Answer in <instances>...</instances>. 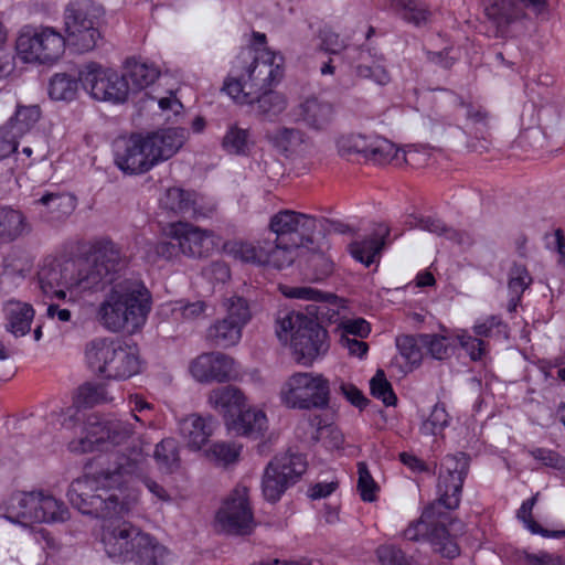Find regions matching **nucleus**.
<instances>
[{
    "instance_id": "nucleus-1",
    "label": "nucleus",
    "mask_w": 565,
    "mask_h": 565,
    "mask_svg": "<svg viewBox=\"0 0 565 565\" xmlns=\"http://www.w3.org/2000/svg\"><path fill=\"white\" fill-rule=\"evenodd\" d=\"M128 257L110 239L96 242L90 255L78 259H47L38 278L41 290L49 297L64 299L66 291L110 289L100 303L98 317L110 331L139 329L151 310V295L139 279L122 278Z\"/></svg>"
},
{
    "instance_id": "nucleus-2",
    "label": "nucleus",
    "mask_w": 565,
    "mask_h": 565,
    "mask_svg": "<svg viewBox=\"0 0 565 565\" xmlns=\"http://www.w3.org/2000/svg\"><path fill=\"white\" fill-rule=\"evenodd\" d=\"M146 456L131 448L117 456L114 468L75 479L68 489L71 504L83 514L103 519L100 542L107 556L118 563L161 565L168 550L156 537L121 520L131 504L124 497V477L143 469Z\"/></svg>"
},
{
    "instance_id": "nucleus-3",
    "label": "nucleus",
    "mask_w": 565,
    "mask_h": 565,
    "mask_svg": "<svg viewBox=\"0 0 565 565\" xmlns=\"http://www.w3.org/2000/svg\"><path fill=\"white\" fill-rule=\"evenodd\" d=\"M284 57L269 47L244 46L235 57L223 89L236 103L278 85L284 76Z\"/></svg>"
},
{
    "instance_id": "nucleus-4",
    "label": "nucleus",
    "mask_w": 565,
    "mask_h": 565,
    "mask_svg": "<svg viewBox=\"0 0 565 565\" xmlns=\"http://www.w3.org/2000/svg\"><path fill=\"white\" fill-rule=\"evenodd\" d=\"M184 128L162 129L147 136L132 134L114 142L115 163L126 174H142L170 159L185 142Z\"/></svg>"
},
{
    "instance_id": "nucleus-5",
    "label": "nucleus",
    "mask_w": 565,
    "mask_h": 565,
    "mask_svg": "<svg viewBox=\"0 0 565 565\" xmlns=\"http://www.w3.org/2000/svg\"><path fill=\"white\" fill-rule=\"evenodd\" d=\"M276 334L281 342L290 341L296 360L311 364L329 350L328 332L317 319V307H308V316L299 311H281L276 320Z\"/></svg>"
},
{
    "instance_id": "nucleus-6",
    "label": "nucleus",
    "mask_w": 565,
    "mask_h": 565,
    "mask_svg": "<svg viewBox=\"0 0 565 565\" xmlns=\"http://www.w3.org/2000/svg\"><path fill=\"white\" fill-rule=\"evenodd\" d=\"M89 369L106 379L126 380L140 372L138 350L120 340L96 338L85 348Z\"/></svg>"
},
{
    "instance_id": "nucleus-7",
    "label": "nucleus",
    "mask_w": 565,
    "mask_h": 565,
    "mask_svg": "<svg viewBox=\"0 0 565 565\" xmlns=\"http://www.w3.org/2000/svg\"><path fill=\"white\" fill-rule=\"evenodd\" d=\"M449 515L437 511V504L428 505L419 520L412 522L404 531V537L408 541L427 540L435 552L447 558H455L460 554V548L455 536L462 530V524L452 522L451 534L445 523Z\"/></svg>"
},
{
    "instance_id": "nucleus-8",
    "label": "nucleus",
    "mask_w": 565,
    "mask_h": 565,
    "mask_svg": "<svg viewBox=\"0 0 565 565\" xmlns=\"http://www.w3.org/2000/svg\"><path fill=\"white\" fill-rule=\"evenodd\" d=\"M103 8L93 0H74L66 4L63 13L67 41L81 52L93 50L100 32L99 20Z\"/></svg>"
},
{
    "instance_id": "nucleus-9",
    "label": "nucleus",
    "mask_w": 565,
    "mask_h": 565,
    "mask_svg": "<svg viewBox=\"0 0 565 565\" xmlns=\"http://www.w3.org/2000/svg\"><path fill=\"white\" fill-rule=\"evenodd\" d=\"M132 427L121 419H103L90 415L84 426V436L73 439L68 448L73 452H89L94 450H108L109 446H118L127 441L132 435Z\"/></svg>"
},
{
    "instance_id": "nucleus-10",
    "label": "nucleus",
    "mask_w": 565,
    "mask_h": 565,
    "mask_svg": "<svg viewBox=\"0 0 565 565\" xmlns=\"http://www.w3.org/2000/svg\"><path fill=\"white\" fill-rule=\"evenodd\" d=\"M65 49V38L51 26L34 28L25 25L21 29L15 50L25 63H53Z\"/></svg>"
},
{
    "instance_id": "nucleus-11",
    "label": "nucleus",
    "mask_w": 565,
    "mask_h": 565,
    "mask_svg": "<svg viewBox=\"0 0 565 565\" xmlns=\"http://www.w3.org/2000/svg\"><path fill=\"white\" fill-rule=\"evenodd\" d=\"M280 396L290 408H324L329 404V381L321 374L298 372L285 382Z\"/></svg>"
},
{
    "instance_id": "nucleus-12",
    "label": "nucleus",
    "mask_w": 565,
    "mask_h": 565,
    "mask_svg": "<svg viewBox=\"0 0 565 565\" xmlns=\"http://www.w3.org/2000/svg\"><path fill=\"white\" fill-rule=\"evenodd\" d=\"M307 470V461L301 454L285 452L276 455L266 466L262 490L269 502L280 500L285 491L297 483Z\"/></svg>"
},
{
    "instance_id": "nucleus-13",
    "label": "nucleus",
    "mask_w": 565,
    "mask_h": 565,
    "mask_svg": "<svg viewBox=\"0 0 565 565\" xmlns=\"http://www.w3.org/2000/svg\"><path fill=\"white\" fill-rule=\"evenodd\" d=\"M468 471L469 457L466 454L447 455L443 458L436 486L437 500L431 503L437 504L438 512H441V507L447 510L459 507Z\"/></svg>"
},
{
    "instance_id": "nucleus-14",
    "label": "nucleus",
    "mask_w": 565,
    "mask_h": 565,
    "mask_svg": "<svg viewBox=\"0 0 565 565\" xmlns=\"http://www.w3.org/2000/svg\"><path fill=\"white\" fill-rule=\"evenodd\" d=\"M79 81L83 88L97 100L118 104L125 102L129 93L126 76L94 62L79 70Z\"/></svg>"
},
{
    "instance_id": "nucleus-15",
    "label": "nucleus",
    "mask_w": 565,
    "mask_h": 565,
    "mask_svg": "<svg viewBox=\"0 0 565 565\" xmlns=\"http://www.w3.org/2000/svg\"><path fill=\"white\" fill-rule=\"evenodd\" d=\"M216 524L221 531L232 535H248L255 521L248 502L247 489L236 488L224 501L216 514Z\"/></svg>"
},
{
    "instance_id": "nucleus-16",
    "label": "nucleus",
    "mask_w": 565,
    "mask_h": 565,
    "mask_svg": "<svg viewBox=\"0 0 565 565\" xmlns=\"http://www.w3.org/2000/svg\"><path fill=\"white\" fill-rule=\"evenodd\" d=\"M315 230L313 216L291 210L279 211L269 222V231L275 234V239L290 246H307L312 243Z\"/></svg>"
},
{
    "instance_id": "nucleus-17",
    "label": "nucleus",
    "mask_w": 565,
    "mask_h": 565,
    "mask_svg": "<svg viewBox=\"0 0 565 565\" xmlns=\"http://www.w3.org/2000/svg\"><path fill=\"white\" fill-rule=\"evenodd\" d=\"M547 10L546 0H487L486 13L501 35L523 18L540 15Z\"/></svg>"
},
{
    "instance_id": "nucleus-18",
    "label": "nucleus",
    "mask_w": 565,
    "mask_h": 565,
    "mask_svg": "<svg viewBox=\"0 0 565 565\" xmlns=\"http://www.w3.org/2000/svg\"><path fill=\"white\" fill-rule=\"evenodd\" d=\"M166 235L181 244L183 255L193 258L210 256L220 243L213 231L202 230L182 222L170 224Z\"/></svg>"
},
{
    "instance_id": "nucleus-19",
    "label": "nucleus",
    "mask_w": 565,
    "mask_h": 565,
    "mask_svg": "<svg viewBox=\"0 0 565 565\" xmlns=\"http://www.w3.org/2000/svg\"><path fill=\"white\" fill-rule=\"evenodd\" d=\"M234 360L223 353L213 352L198 356L190 366L192 375L200 382H226L235 377Z\"/></svg>"
},
{
    "instance_id": "nucleus-20",
    "label": "nucleus",
    "mask_w": 565,
    "mask_h": 565,
    "mask_svg": "<svg viewBox=\"0 0 565 565\" xmlns=\"http://www.w3.org/2000/svg\"><path fill=\"white\" fill-rule=\"evenodd\" d=\"M345 57L351 61L358 77L371 79L382 86L391 82L383 56L373 53L370 49H349Z\"/></svg>"
},
{
    "instance_id": "nucleus-21",
    "label": "nucleus",
    "mask_w": 565,
    "mask_h": 565,
    "mask_svg": "<svg viewBox=\"0 0 565 565\" xmlns=\"http://www.w3.org/2000/svg\"><path fill=\"white\" fill-rule=\"evenodd\" d=\"M38 492H14L4 502V516L11 522L28 526L36 523Z\"/></svg>"
},
{
    "instance_id": "nucleus-22",
    "label": "nucleus",
    "mask_w": 565,
    "mask_h": 565,
    "mask_svg": "<svg viewBox=\"0 0 565 565\" xmlns=\"http://www.w3.org/2000/svg\"><path fill=\"white\" fill-rule=\"evenodd\" d=\"M4 328L14 337L25 335L34 318L33 307L24 301L9 299L2 305Z\"/></svg>"
},
{
    "instance_id": "nucleus-23",
    "label": "nucleus",
    "mask_w": 565,
    "mask_h": 565,
    "mask_svg": "<svg viewBox=\"0 0 565 565\" xmlns=\"http://www.w3.org/2000/svg\"><path fill=\"white\" fill-rule=\"evenodd\" d=\"M227 428L235 435L257 439L267 430L268 420L260 409L242 408L233 418L227 419Z\"/></svg>"
},
{
    "instance_id": "nucleus-24",
    "label": "nucleus",
    "mask_w": 565,
    "mask_h": 565,
    "mask_svg": "<svg viewBox=\"0 0 565 565\" xmlns=\"http://www.w3.org/2000/svg\"><path fill=\"white\" fill-rule=\"evenodd\" d=\"M214 420L212 416L202 417L191 414L179 422L180 435L188 447L193 450L201 449L213 434Z\"/></svg>"
},
{
    "instance_id": "nucleus-25",
    "label": "nucleus",
    "mask_w": 565,
    "mask_h": 565,
    "mask_svg": "<svg viewBox=\"0 0 565 565\" xmlns=\"http://www.w3.org/2000/svg\"><path fill=\"white\" fill-rule=\"evenodd\" d=\"M273 146L286 156H302L311 147L310 139L298 128L279 127L267 134Z\"/></svg>"
},
{
    "instance_id": "nucleus-26",
    "label": "nucleus",
    "mask_w": 565,
    "mask_h": 565,
    "mask_svg": "<svg viewBox=\"0 0 565 565\" xmlns=\"http://www.w3.org/2000/svg\"><path fill=\"white\" fill-rule=\"evenodd\" d=\"M44 207L41 217L49 223H61L65 221L75 210L76 200L67 193L46 192L39 200L33 202Z\"/></svg>"
},
{
    "instance_id": "nucleus-27",
    "label": "nucleus",
    "mask_w": 565,
    "mask_h": 565,
    "mask_svg": "<svg viewBox=\"0 0 565 565\" xmlns=\"http://www.w3.org/2000/svg\"><path fill=\"white\" fill-rule=\"evenodd\" d=\"M296 114L307 126L313 129L326 128L333 119L335 110L328 100L309 97L296 108Z\"/></svg>"
},
{
    "instance_id": "nucleus-28",
    "label": "nucleus",
    "mask_w": 565,
    "mask_h": 565,
    "mask_svg": "<svg viewBox=\"0 0 565 565\" xmlns=\"http://www.w3.org/2000/svg\"><path fill=\"white\" fill-rule=\"evenodd\" d=\"M207 403L221 413L227 423V419L233 418L242 408H245V396L235 386H220L209 393Z\"/></svg>"
},
{
    "instance_id": "nucleus-29",
    "label": "nucleus",
    "mask_w": 565,
    "mask_h": 565,
    "mask_svg": "<svg viewBox=\"0 0 565 565\" xmlns=\"http://www.w3.org/2000/svg\"><path fill=\"white\" fill-rule=\"evenodd\" d=\"M159 203L161 209L182 217H195L199 214L196 194L181 188L167 189Z\"/></svg>"
},
{
    "instance_id": "nucleus-30",
    "label": "nucleus",
    "mask_w": 565,
    "mask_h": 565,
    "mask_svg": "<svg viewBox=\"0 0 565 565\" xmlns=\"http://www.w3.org/2000/svg\"><path fill=\"white\" fill-rule=\"evenodd\" d=\"M239 104L252 106L258 117L273 121L287 108V98L284 94L269 88L252 95L250 102Z\"/></svg>"
},
{
    "instance_id": "nucleus-31",
    "label": "nucleus",
    "mask_w": 565,
    "mask_h": 565,
    "mask_svg": "<svg viewBox=\"0 0 565 565\" xmlns=\"http://www.w3.org/2000/svg\"><path fill=\"white\" fill-rule=\"evenodd\" d=\"M31 231L32 226L21 211L0 206V243H11Z\"/></svg>"
},
{
    "instance_id": "nucleus-32",
    "label": "nucleus",
    "mask_w": 565,
    "mask_h": 565,
    "mask_svg": "<svg viewBox=\"0 0 565 565\" xmlns=\"http://www.w3.org/2000/svg\"><path fill=\"white\" fill-rule=\"evenodd\" d=\"M388 235L390 228L386 225H380L373 236L350 244L352 257L365 266H370L381 253Z\"/></svg>"
},
{
    "instance_id": "nucleus-33",
    "label": "nucleus",
    "mask_w": 565,
    "mask_h": 565,
    "mask_svg": "<svg viewBox=\"0 0 565 565\" xmlns=\"http://www.w3.org/2000/svg\"><path fill=\"white\" fill-rule=\"evenodd\" d=\"M159 75L160 71L154 64L135 58L127 60L122 74L129 84V90H141L148 87L156 82Z\"/></svg>"
},
{
    "instance_id": "nucleus-34",
    "label": "nucleus",
    "mask_w": 565,
    "mask_h": 565,
    "mask_svg": "<svg viewBox=\"0 0 565 565\" xmlns=\"http://www.w3.org/2000/svg\"><path fill=\"white\" fill-rule=\"evenodd\" d=\"M224 250L242 263L258 266H265L266 264L267 256L264 248V239L258 241L256 244L245 241L226 242Z\"/></svg>"
},
{
    "instance_id": "nucleus-35",
    "label": "nucleus",
    "mask_w": 565,
    "mask_h": 565,
    "mask_svg": "<svg viewBox=\"0 0 565 565\" xmlns=\"http://www.w3.org/2000/svg\"><path fill=\"white\" fill-rule=\"evenodd\" d=\"M395 343L401 356L405 360L403 372L407 373L420 365L425 354L422 333L398 335Z\"/></svg>"
},
{
    "instance_id": "nucleus-36",
    "label": "nucleus",
    "mask_w": 565,
    "mask_h": 565,
    "mask_svg": "<svg viewBox=\"0 0 565 565\" xmlns=\"http://www.w3.org/2000/svg\"><path fill=\"white\" fill-rule=\"evenodd\" d=\"M36 523L38 522H64L68 519V509L63 501L42 491L38 492Z\"/></svg>"
},
{
    "instance_id": "nucleus-37",
    "label": "nucleus",
    "mask_w": 565,
    "mask_h": 565,
    "mask_svg": "<svg viewBox=\"0 0 565 565\" xmlns=\"http://www.w3.org/2000/svg\"><path fill=\"white\" fill-rule=\"evenodd\" d=\"M242 330L243 328L232 320L223 318L209 328L207 338L216 347L228 348L241 340Z\"/></svg>"
},
{
    "instance_id": "nucleus-38",
    "label": "nucleus",
    "mask_w": 565,
    "mask_h": 565,
    "mask_svg": "<svg viewBox=\"0 0 565 565\" xmlns=\"http://www.w3.org/2000/svg\"><path fill=\"white\" fill-rule=\"evenodd\" d=\"M300 246H290L286 242L277 239H264V248L267 256L266 264L275 268L281 269L291 265L296 258L297 249Z\"/></svg>"
},
{
    "instance_id": "nucleus-39",
    "label": "nucleus",
    "mask_w": 565,
    "mask_h": 565,
    "mask_svg": "<svg viewBox=\"0 0 565 565\" xmlns=\"http://www.w3.org/2000/svg\"><path fill=\"white\" fill-rule=\"evenodd\" d=\"M154 460L161 471L172 473L180 468V454L178 441L174 438H164L157 444Z\"/></svg>"
},
{
    "instance_id": "nucleus-40",
    "label": "nucleus",
    "mask_w": 565,
    "mask_h": 565,
    "mask_svg": "<svg viewBox=\"0 0 565 565\" xmlns=\"http://www.w3.org/2000/svg\"><path fill=\"white\" fill-rule=\"evenodd\" d=\"M365 159L376 164L401 161L399 150L390 140L380 136H370Z\"/></svg>"
},
{
    "instance_id": "nucleus-41",
    "label": "nucleus",
    "mask_w": 565,
    "mask_h": 565,
    "mask_svg": "<svg viewBox=\"0 0 565 565\" xmlns=\"http://www.w3.org/2000/svg\"><path fill=\"white\" fill-rule=\"evenodd\" d=\"M407 223L412 227H418L439 236L444 235L446 238L458 244H463L466 242V235L463 233L448 227L443 221L431 216H411Z\"/></svg>"
},
{
    "instance_id": "nucleus-42",
    "label": "nucleus",
    "mask_w": 565,
    "mask_h": 565,
    "mask_svg": "<svg viewBox=\"0 0 565 565\" xmlns=\"http://www.w3.org/2000/svg\"><path fill=\"white\" fill-rule=\"evenodd\" d=\"M78 83H81L79 73L77 77L57 73L50 79L49 95L54 100H72L76 96Z\"/></svg>"
},
{
    "instance_id": "nucleus-43",
    "label": "nucleus",
    "mask_w": 565,
    "mask_h": 565,
    "mask_svg": "<svg viewBox=\"0 0 565 565\" xmlns=\"http://www.w3.org/2000/svg\"><path fill=\"white\" fill-rule=\"evenodd\" d=\"M539 493L525 500L518 510V518L525 524V526L533 533L540 534L544 537L562 539L565 537V530L550 531L541 526L533 518L532 510L537 501Z\"/></svg>"
},
{
    "instance_id": "nucleus-44",
    "label": "nucleus",
    "mask_w": 565,
    "mask_h": 565,
    "mask_svg": "<svg viewBox=\"0 0 565 565\" xmlns=\"http://www.w3.org/2000/svg\"><path fill=\"white\" fill-rule=\"evenodd\" d=\"M532 284V277L524 265L514 264L509 273V291L511 294V309H514L522 294Z\"/></svg>"
},
{
    "instance_id": "nucleus-45",
    "label": "nucleus",
    "mask_w": 565,
    "mask_h": 565,
    "mask_svg": "<svg viewBox=\"0 0 565 565\" xmlns=\"http://www.w3.org/2000/svg\"><path fill=\"white\" fill-rule=\"evenodd\" d=\"M41 115L39 106H17L14 116L11 117L6 125H12V131L20 138L31 130L39 120Z\"/></svg>"
},
{
    "instance_id": "nucleus-46",
    "label": "nucleus",
    "mask_w": 565,
    "mask_h": 565,
    "mask_svg": "<svg viewBox=\"0 0 565 565\" xmlns=\"http://www.w3.org/2000/svg\"><path fill=\"white\" fill-rule=\"evenodd\" d=\"M249 146V131L232 125L222 140L223 149L231 154H245Z\"/></svg>"
},
{
    "instance_id": "nucleus-47",
    "label": "nucleus",
    "mask_w": 565,
    "mask_h": 565,
    "mask_svg": "<svg viewBox=\"0 0 565 565\" xmlns=\"http://www.w3.org/2000/svg\"><path fill=\"white\" fill-rule=\"evenodd\" d=\"M370 142V136L348 135L337 141L338 152L341 157L350 159L352 156L361 154L365 158Z\"/></svg>"
},
{
    "instance_id": "nucleus-48",
    "label": "nucleus",
    "mask_w": 565,
    "mask_h": 565,
    "mask_svg": "<svg viewBox=\"0 0 565 565\" xmlns=\"http://www.w3.org/2000/svg\"><path fill=\"white\" fill-rule=\"evenodd\" d=\"M370 390L372 396L381 399L386 406H394L397 402L392 384L387 381L384 371L381 369L371 379Z\"/></svg>"
},
{
    "instance_id": "nucleus-49",
    "label": "nucleus",
    "mask_w": 565,
    "mask_h": 565,
    "mask_svg": "<svg viewBox=\"0 0 565 565\" xmlns=\"http://www.w3.org/2000/svg\"><path fill=\"white\" fill-rule=\"evenodd\" d=\"M450 416L446 406L437 403L430 412L428 418L422 425V433L425 435H439L449 425Z\"/></svg>"
},
{
    "instance_id": "nucleus-50",
    "label": "nucleus",
    "mask_w": 565,
    "mask_h": 565,
    "mask_svg": "<svg viewBox=\"0 0 565 565\" xmlns=\"http://www.w3.org/2000/svg\"><path fill=\"white\" fill-rule=\"evenodd\" d=\"M226 319L232 320L244 328L252 318V312L246 299L239 296H233L225 301Z\"/></svg>"
},
{
    "instance_id": "nucleus-51",
    "label": "nucleus",
    "mask_w": 565,
    "mask_h": 565,
    "mask_svg": "<svg viewBox=\"0 0 565 565\" xmlns=\"http://www.w3.org/2000/svg\"><path fill=\"white\" fill-rule=\"evenodd\" d=\"M422 343L424 344V353L429 354L433 359L445 360L449 356V343L447 337L422 333Z\"/></svg>"
},
{
    "instance_id": "nucleus-52",
    "label": "nucleus",
    "mask_w": 565,
    "mask_h": 565,
    "mask_svg": "<svg viewBox=\"0 0 565 565\" xmlns=\"http://www.w3.org/2000/svg\"><path fill=\"white\" fill-rule=\"evenodd\" d=\"M358 490L361 499L365 502H373L376 499L379 486L371 476L367 465L365 462L358 463Z\"/></svg>"
},
{
    "instance_id": "nucleus-53",
    "label": "nucleus",
    "mask_w": 565,
    "mask_h": 565,
    "mask_svg": "<svg viewBox=\"0 0 565 565\" xmlns=\"http://www.w3.org/2000/svg\"><path fill=\"white\" fill-rule=\"evenodd\" d=\"M107 393L103 385L84 384L78 388L76 403L83 407H92L107 401Z\"/></svg>"
},
{
    "instance_id": "nucleus-54",
    "label": "nucleus",
    "mask_w": 565,
    "mask_h": 565,
    "mask_svg": "<svg viewBox=\"0 0 565 565\" xmlns=\"http://www.w3.org/2000/svg\"><path fill=\"white\" fill-rule=\"evenodd\" d=\"M206 303L202 300L194 302L177 301L171 312L175 319L182 318L185 321H193L204 316Z\"/></svg>"
},
{
    "instance_id": "nucleus-55",
    "label": "nucleus",
    "mask_w": 565,
    "mask_h": 565,
    "mask_svg": "<svg viewBox=\"0 0 565 565\" xmlns=\"http://www.w3.org/2000/svg\"><path fill=\"white\" fill-rule=\"evenodd\" d=\"M239 448L234 444L218 441L211 446L207 456L220 465H228L238 458Z\"/></svg>"
},
{
    "instance_id": "nucleus-56",
    "label": "nucleus",
    "mask_w": 565,
    "mask_h": 565,
    "mask_svg": "<svg viewBox=\"0 0 565 565\" xmlns=\"http://www.w3.org/2000/svg\"><path fill=\"white\" fill-rule=\"evenodd\" d=\"M397 6L403 10V18L415 24L425 22L429 11L420 0H397Z\"/></svg>"
},
{
    "instance_id": "nucleus-57",
    "label": "nucleus",
    "mask_w": 565,
    "mask_h": 565,
    "mask_svg": "<svg viewBox=\"0 0 565 565\" xmlns=\"http://www.w3.org/2000/svg\"><path fill=\"white\" fill-rule=\"evenodd\" d=\"M529 452L535 460H537L542 465L553 468L559 471L561 473L565 475V457H563L558 452L546 448H534Z\"/></svg>"
},
{
    "instance_id": "nucleus-58",
    "label": "nucleus",
    "mask_w": 565,
    "mask_h": 565,
    "mask_svg": "<svg viewBox=\"0 0 565 565\" xmlns=\"http://www.w3.org/2000/svg\"><path fill=\"white\" fill-rule=\"evenodd\" d=\"M280 290L287 298L324 301L326 296L318 289L308 286H281Z\"/></svg>"
},
{
    "instance_id": "nucleus-59",
    "label": "nucleus",
    "mask_w": 565,
    "mask_h": 565,
    "mask_svg": "<svg viewBox=\"0 0 565 565\" xmlns=\"http://www.w3.org/2000/svg\"><path fill=\"white\" fill-rule=\"evenodd\" d=\"M457 340L461 348L469 354L471 360L479 361L484 355L486 343L482 340L470 335L467 331L458 333Z\"/></svg>"
},
{
    "instance_id": "nucleus-60",
    "label": "nucleus",
    "mask_w": 565,
    "mask_h": 565,
    "mask_svg": "<svg viewBox=\"0 0 565 565\" xmlns=\"http://www.w3.org/2000/svg\"><path fill=\"white\" fill-rule=\"evenodd\" d=\"M377 556L382 565H413L412 559L395 546H381Z\"/></svg>"
},
{
    "instance_id": "nucleus-61",
    "label": "nucleus",
    "mask_w": 565,
    "mask_h": 565,
    "mask_svg": "<svg viewBox=\"0 0 565 565\" xmlns=\"http://www.w3.org/2000/svg\"><path fill=\"white\" fill-rule=\"evenodd\" d=\"M12 122L0 127V160L8 158L18 149L19 136L12 131Z\"/></svg>"
},
{
    "instance_id": "nucleus-62",
    "label": "nucleus",
    "mask_w": 565,
    "mask_h": 565,
    "mask_svg": "<svg viewBox=\"0 0 565 565\" xmlns=\"http://www.w3.org/2000/svg\"><path fill=\"white\" fill-rule=\"evenodd\" d=\"M339 335L365 338L370 333V324L362 318L343 321L339 328Z\"/></svg>"
},
{
    "instance_id": "nucleus-63",
    "label": "nucleus",
    "mask_w": 565,
    "mask_h": 565,
    "mask_svg": "<svg viewBox=\"0 0 565 565\" xmlns=\"http://www.w3.org/2000/svg\"><path fill=\"white\" fill-rule=\"evenodd\" d=\"M151 252L157 258L171 260L181 253V244L177 241H160L154 244Z\"/></svg>"
},
{
    "instance_id": "nucleus-64",
    "label": "nucleus",
    "mask_w": 565,
    "mask_h": 565,
    "mask_svg": "<svg viewBox=\"0 0 565 565\" xmlns=\"http://www.w3.org/2000/svg\"><path fill=\"white\" fill-rule=\"evenodd\" d=\"M320 49L329 54L338 56L347 45L343 40L340 39L339 34L331 31L321 32Z\"/></svg>"
}]
</instances>
